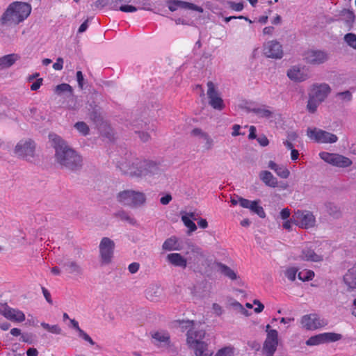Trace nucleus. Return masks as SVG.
I'll return each instance as SVG.
<instances>
[{
	"mask_svg": "<svg viewBox=\"0 0 356 356\" xmlns=\"http://www.w3.org/2000/svg\"><path fill=\"white\" fill-rule=\"evenodd\" d=\"M328 59V54L321 50L310 49L307 51L304 54V60L312 65H320Z\"/></svg>",
	"mask_w": 356,
	"mask_h": 356,
	"instance_id": "nucleus-16",
	"label": "nucleus"
},
{
	"mask_svg": "<svg viewBox=\"0 0 356 356\" xmlns=\"http://www.w3.org/2000/svg\"><path fill=\"white\" fill-rule=\"evenodd\" d=\"M94 5L97 8H102L108 6V0H97Z\"/></svg>",
	"mask_w": 356,
	"mask_h": 356,
	"instance_id": "nucleus-64",
	"label": "nucleus"
},
{
	"mask_svg": "<svg viewBox=\"0 0 356 356\" xmlns=\"http://www.w3.org/2000/svg\"><path fill=\"white\" fill-rule=\"evenodd\" d=\"M300 258L303 261L318 262L323 260V256L314 252L308 245H306L301 250Z\"/></svg>",
	"mask_w": 356,
	"mask_h": 356,
	"instance_id": "nucleus-23",
	"label": "nucleus"
},
{
	"mask_svg": "<svg viewBox=\"0 0 356 356\" xmlns=\"http://www.w3.org/2000/svg\"><path fill=\"white\" fill-rule=\"evenodd\" d=\"M322 343H325L322 333L312 336L306 341L307 346H318Z\"/></svg>",
	"mask_w": 356,
	"mask_h": 356,
	"instance_id": "nucleus-37",
	"label": "nucleus"
},
{
	"mask_svg": "<svg viewBox=\"0 0 356 356\" xmlns=\"http://www.w3.org/2000/svg\"><path fill=\"white\" fill-rule=\"evenodd\" d=\"M19 56L15 54H8L0 58V67L7 68L13 65L18 59Z\"/></svg>",
	"mask_w": 356,
	"mask_h": 356,
	"instance_id": "nucleus-31",
	"label": "nucleus"
},
{
	"mask_svg": "<svg viewBox=\"0 0 356 356\" xmlns=\"http://www.w3.org/2000/svg\"><path fill=\"white\" fill-rule=\"evenodd\" d=\"M264 54L270 58L280 59L283 57L282 45L276 40H269L264 44Z\"/></svg>",
	"mask_w": 356,
	"mask_h": 356,
	"instance_id": "nucleus-14",
	"label": "nucleus"
},
{
	"mask_svg": "<svg viewBox=\"0 0 356 356\" xmlns=\"http://www.w3.org/2000/svg\"><path fill=\"white\" fill-rule=\"evenodd\" d=\"M302 327L308 330H315L325 326L327 323L317 314H309L302 316L300 319Z\"/></svg>",
	"mask_w": 356,
	"mask_h": 356,
	"instance_id": "nucleus-12",
	"label": "nucleus"
},
{
	"mask_svg": "<svg viewBox=\"0 0 356 356\" xmlns=\"http://www.w3.org/2000/svg\"><path fill=\"white\" fill-rule=\"evenodd\" d=\"M322 102L318 100V99L315 98L313 95H312L310 93L309 94V99L307 104V111L311 113H314L316 111L318 106Z\"/></svg>",
	"mask_w": 356,
	"mask_h": 356,
	"instance_id": "nucleus-35",
	"label": "nucleus"
},
{
	"mask_svg": "<svg viewBox=\"0 0 356 356\" xmlns=\"http://www.w3.org/2000/svg\"><path fill=\"white\" fill-rule=\"evenodd\" d=\"M204 137H206L205 140H204V142L205 143L204 147L207 149H211L213 145V139L210 137L209 135H204Z\"/></svg>",
	"mask_w": 356,
	"mask_h": 356,
	"instance_id": "nucleus-56",
	"label": "nucleus"
},
{
	"mask_svg": "<svg viewBox=\"0 0 356 356\" xmlns=\"http://www.w3.org/2000/svg\"><path fill=\"white\" fill-rule=\"evenodd\" d=\"M116 199L120 204L131 208L140 207L145 204L147 200L143 192L131 189L120 191Z\"/></svg>",
	"mask_w": 356,
	"mask_h": 356,
	"instance_id": "nucleus-4",
	"label": "nucleus"
},
{
	"mask_svg": "<svg viewBox=\"0 0 356 356\" xmlns=\"http://www.w3.org/2000/svg\"><path fill=\"white\" fill-rule=\"evenodd\" d=\"M161 289L156 284L149 286L145 291V296L147 299L153 301L160 296Z\"/></svg>",
	"mask_w": 356,
	"mask_h": 356,
	"instance_id": "nucleus-33",
	"label": "nucleus"
},
{
	"mask_svg": "<svg viewBox=\"0 0 356 356\" xmlns=\"http://www.w3.org/2000/svg\"><path fill=\"white\" fill-rule=\"evenodd\" d=\"M286 74L289 79L295 82H302L309 77L308 69L300 65L291 66Z\"/></svg>",
	"mask_w": 356,
	"mask_h": 356,
	"instance_id": "nucleus-15",
	"label": "nucleus"
},
{
	"mask_svg": "<svg viewBox=\"0 0 356 356\" xmlns=\"http://www.w3.org/2000/svg\"><path fill=\"white\" fill-rule=\"evenodd\" d=\"M31 12V6L25 2L10 3L0 18L2 25H16L26 19Z\"/></svg>",
	"mask_w": 356,
	"mask_h": 356,
	"instance_id": "nucleus-3",
	"label": "nucleus"
},
{
	"mask_svg": "<svg viewBox=\"0 0 356 356\" xmlns=\"http://www.w3.org/2000/svg\"><path fill=\"white\" fill-rule=\"evenodd\" d=\"M270 327L269 325H266L267 335L263 346V353L265 356H273L278 345V332Z\"/></svg>",
	"mask_w": 356,
	"mask_h": 356,
	"instance_id": "nucleus-9",
	"label": "nucleus"
},
{
	"mask_svg": "<svg viewBox=\"0 0 356 356\" xmlns=\"http://www.w3.org/2000/svg\"><path fill=\"white\" fill-rule=\"evenodd\" d=\"M250 111L254 113L260 118H270L273 116V112L267 106H259L250 108Z\"/></svg>",
	"mask_w": 356,
	"mask_h": 356,
	"instance_id": "nucleus-28",
	"label": "nucleus"
},
{
	"mask_svg": "<svg viewBox=\"0 0 356 356\" xmlns=\"http://www.w3.org/2000/svg\"><path fill=\"white\" fill-rule=\"evenodd\" d=\"M55 93L58 95H62L64 92L72 93V88L67 83H61L56 86L54 89Z\"/></svg>",
	"mask_w": 356,
	"mask_h": 356,
	"instance_id": "nucleus-39",
	"label": "nucleus"
},
{
	"mask_svg": "<svg viewBox=\"0 0 356 356\" xmlns=\"http://www.w3.org/2000/svg\"><path fill=\"white\" fill-rule=\"evenodd\" d=\"M172 200V196L170 195V194H167L164 196H163L161 199H160V202L163 204V205H167L170 203V202Z\"/></svg>",
	"mask_w": 356,
	"mask_h": 356,
	"instance_id": "nucleus-62",
	"label": "nucleus"
},
{
	"mask_svg": "<svg viewBox=\"0 0 356 356\" xmlns=\"http://www.w3.org/2000/svg\"><path fill=\"white\" fill-rule=\"evenodd\" d=\"M320 158L325 162L338 168H347L352 165V161L343 155L327 152L319 154Z\"/></svg>",
	"mask_w": 356,
	"mask_h": 356,
	"instance_id": "nucleus-8",
	"label": "nucleus"
},
{
	"mask_svg": "<svg viewBox=\"0 0 356 356\" xmlns=\"http://www.w3.org/2000/svg\"><path fill=\"white\" fill-rule=\"evenodd\" d=\"M298 277L299 280L301 281L305 282V281H309L312 280L314 277V271L311 270H302V271L299 272L298 274Z\"/></svg>",
	"mask_w": 356,
	"mask_h": 356,
	"instance_id": "nucleus-40",
	"label": "nucleus"
},
{
	"mask_svg": "<svg viewBox=\"0 0 356 356\" xmlns=\"http://www.w3.org/2000/svg\"><path fill=\"white\" fill-rule=\"evenodd\" d=\"M64 266L69 273L79 275L82 274L83 269L81 266L75 261L69 260L64 264Z\"/></svg>",
	"mask_w": 356,
	"mask_h": 356,
	"instance_id": "nucleus-32",
	"label": "nucleus"
},
{
	"mask_svg": "<svg viewBox=\"0 0 356 356\" xmlns=\"http://www.w3.org/2000/svg\"><path fill=\"white\" fill-rule=\"evenodd\" d=\"M51 146L55 149V161L62 168L76 170L81 168L82 159L60 136L56 134L49 135Z\"/></svg>",
	"mask_w": 356,
	"mask_h": 356,
	"instance_id": "nucleus-1",
	"label": "nucleus"
},
{
	"mask_svg": "<svg viewBox=\"0 0 356 356\" xmlns=\"http://www.w3.org/2000/svg\"><path fill=\"white\" fill-rule=\"evenodd\" d=\"M207 86V95L209 99V104L215 110H223L225 107V104L216 85L212 81H209Z\"/></svg>",
	"mask_w": 356,
	"mask_h": 356,
	"instance_id": "nucleus-11",
	"label": "nucleus"
},
{
	"mask_svg": "<svg viewBox=\"0 0 356 356\" xmlns=\"http://www.w3.org/2000/svg\"><path fill=\"white\" fill-rule=\"evenodd\" d=\"M268 167L273 170L278 177L282 179H287L290 175V171L284 165H278L273 161H270Z\"/></svg>",
	"mask_w": 356,
	"mask_h": 356,
	"instance_id": "nucleus-25",
	"label": "nucleus"
},
{
	"mask_svg": "<svg viewBox=\"0 0 356 356\" xmlns=\"http://www.w3.org/2000/svg\"><path fill=\"white\" fill-rule=\"evenodd\" d=\"M298 270L296 267H289L284 270V275L289 280L293 282L296 278Z\"/></svg>",
	"mask_w": 356,
	"mask_h": 356,
	"instance_id": "nucleus-44",
	"label": "nucleus"
},
{
	"mask_svg": "<svg viewBox=\"0 0 356 356\" xmlns=\"http://www.w3.org/2000/svg\"><path fill=\"white\" fill-rule=\"evenodd\" d=\"M134 3L138 10H152L151 3L147 0H136Z\"/></svg>",
	"mask_w": 356,
	"mask_h": 356,
	"instance_id": "nucleus-47",
	"label": "nucleus"
},
{
	"mask_svg": "<svg viewBox=\"0 0 356 356\" xmlns=\"http://www.w3.org/2000/svg\"><path fill=\"white\" fill-rule=\"evenodd\" d=\"M153 343L159 347H168L170 343V337L168 332L158 330L152 333Z\"/></svg>",
	"mask_w": 356,
	"mask_h": 356,
	"instance_id": "nucleus-20",
	"label": "nucleus"
},
{
	"mask_svg": "<svg viewBox=\"0 0 356 356\" xmlns=\"http://www.w3.org/2000/svg\"><path fill=\"white\" fill-rule=\"evenodd\" d=\"M42 81L43 80H42V78L38 79L35 82H33L31 84V90H33V91H35L38 89H39L40 88V86H42Z\"/></svg>",
	"mask_w": 356,
	"mask_h": 356,
	"instance_id": "nucleus-59",
	"label": "nucleus"
},
{
	"mask_svg": "<svg viewBox=\"0 0 356 356\" xmlns=\"http://www.w3.org/2000/svg\"><path fill=\"white\" fill-rule=\"evenodd\" d=\"M42 291L43 296H44V298L46 299V300L49 303L52 304V300H51V294L49 292V291L46 288L42 287Z\"/></svg>",
	"mask_w": 356,
	"mask_h": 356,
	"instance_id": "nucleus-61",
	"label": "nucleus"
},
{
	"mask_svg": "<svg viewBox=\"0 0 356 356\" xmlns=\"http://www.w3.org/2000/svg\"><path fill=\"white\" fill-rule=\"evenodd\" d=\"M257 140L259 145L262 147H266L269 144L268 139L265 136H259V138H257Z\"/></svg>",
	"mask_w": 356,
	"mask_h": 356,
	"instance_id": "nucleus-60",
	"label": "nucleus"
},
{
	"mask_svg": "<svg viewBox=\"0 0 356 356\" xmlns=\"http://www.w3.org/2000/svg\"><path fill=\"white\" fill-rule=\"evenodd\" d=\"M35 150V144L33 141L21 140L15 148V153L20 157L28 158L33 156Z\"/></svg>",
	"mask_w": 356,
	"mask_h": 356,
	"instance_id": "nucleus-17",
	"label": "nucleus"
},
{
	"mask_svg": "<svg viewBox=\"0 0 356 356\" xmlns=\"http://www.w3.org/2000/svg\"><path fill=\"white\" fill-rule=\"evenodd\" d=\"M253 304L257 305V307L254 309L256 313L261 312L264 309V305L258 300H254L253 301Z\"/></svg>",
	"mask_w": 356,
	"mask_h": 356,
	"instance_id": "nucleus-58",
	"label": "nucleus"
},
{
	"mask_svg": "<svg viewBox=\"0 0 356 356\" xmlns=\"http://www.w3.org/2000/svg\"><path fill=\"white\" fill-rule=\"evenodd\" d=\"M337 96L339 97L341 99L349 102L352 99V94L350 91L346 90L344 92H339L337 94Z\"/></svg>",
	"mask_w": 356,
	"mask_h": 356,
	"instance_id": "nucleus-51",
	"label": "nucleus"
},
{
	"mask_svg": "<svg viewBox=\"0 0 356 356\" xmlns=\"http://www.w3.org/2000/svg\"><path fill=\"white\" fill-rule=\"evenodd\" d=\"M307 135L311 140L318 143H334L338 140L335 134L317 128H308Z\"/></svg>",
	"mask_w": 356,
	"mask_h": 356,
	"instance_id": "nucleus-7",
	"label": "nucleus"
},
{
	"mask_svg": "<svg viewBox=\"0 0 356 356\" xmlns=\"http://www.w3.org/2000/svg\"><path fill=\"white\" fill-rule=\"evenodd\" d=\"M140 268V264L137 262H133L130 264L128 266L129 271L134 274L138 272Z\"/></svg>",
	"mask_w": 356,
	"mask_h": 356,
	"instance_id": "nucleus-57",
	"label": "nucleus"
},
{
	"mask_svg": "<svg viewBox=\"0 0 356 356\" xmlns=\"http://www.w3.org/2000/svg\"><path fill=\"white\" fill-rule=\"evenodd\" d=\"M167 5L170 11H175L178 8H183L185 10H191L198 13H202L203 8L193 3L183 1L180 0H169L167 1Z\"/></svg>",
	"mask_w": 356,
	"mask_h": 356,
	"instance_id": "nucleus-18",
	"label": "nucleus"
},
{
	"mask_svg": "<svg viewBox=\"0 0 356 356\" xmlns=\"http://www.w3.org/2000/svg\"><path fill=\"white\" fill-rule=\"evenodd\" d=\"M344 41L348 46L356 49V35L354 33H347L344 35Z\"/></svg>",
	"mask_w": 356,
	"mask_h": 356,
	"instance_id": "nucleus-46",
	"label": "nucleus"
},
{
	"mask_svg": "<svg viewBox=\"0 0 356 356\" xmlns=\"http://www.w3.org/2000/svg\"><path fill=\"white\" fill-rule=\"evenodd\" d=\"M74 127L83 136H87L89 134V127L84 122H76Z\"/></svg>",
	"mask_w": 356,
	"mask_h": 356,
	"instance_id": "nucleus-45",
	"label": "nucleus"
},
{
	"mask_svg": "<svg viewBox=\"0 0 356 356\" xmlns=\"http://www.w3.org/2000/svg\"><path fill=\"white\" fill-rule=\"evenodd\" d=\"M331 92L330 86L327 83L314 84L312 86L310 94L315 98L323 102Z\"/></svg>",
	"mask_w": 356,
	"mask_h": 356,
	"instance_id": "nucleus-19",
	"label": "nucleus"
},
{
	"mask_svg": "<svg viewBox=\"0 0 356 356\" xmlns=\"http://www.w3.org/2000/svg\"><path fill=\"white\" fill-rule=\"evenodd\" d=\"M76 81L78 82V86L80 89L83 88L84 86V77L81 71H77L76 74Z\"/></svg>",
	"mask_w": 356,
	"mask_h": 356,
	"instance_id": "nucleus-53",
	"label": "nucleus"
},
{
	"mask_svg": "<svg viewBox=\"0 0 356 356\" xmlns=\"http://www.w3.org/2000/svg\"><path fill=\"white\" fill-rule=\"evenodd\" d=\"M115 216L120 218L123 221H127L130 224H134L135 220L131 218L127 212L124 210H121L115 213Z\"/></svg>",
	"mask_w": 356,
	"mask_h": 356,
	"instance_id": "nucleus-42",
	"label": "nucleus"
},
{
	"mask_svg": "<svg viewBox=\"0 0 356 356\" xmlns=\"http://www.w3.org/2000/svg\"><path fill=\"white\" fill-rule=\"evenodd\" d=\"M227 4L230 8L238 12L241 11L244 7L243 2L235 3L233 1H227Z\"/></svg>",
	"mask_w": 356,
	"mask_h": 356,
	"instance_id": "nucleus-49",
	"label": "nucleus"
},
{
	"mask_svg": "<svg viewBox=\"0 0 356 356\" xmlns=\"http://www.w3.org/2000/svg\"><path fill=\"white\" fill-rule=\"evenodd\" d=\"M235 348L232 346H227L220 348L214 356H234Z\"/></svg>",
	"mask_w": 356,
	"mask_h": 356,
	"instance_id": "nucleus-36",
	"label": "nucleus"
},
{
	"mask_svg": "<svg viewBox=\"0 0 356 356\" xmlns=\"http://www.w3.org/2000/svg\"><path fill=\"white\" fill-rule=\"evenodd\" d=\"M41 326L48 332L53 334H60L62 332L61 328L58 325H51L47 323L42 322L41 323Z\"/></svg>",
	"mask_w": 356,
	"mask_h": 356,
	"instance_id": "nucleus-41",
	"label": "nucleus"
},
{
	"mask_svg": "<svg viewBox=\"0 0 356 356\" xmlns=\"http://www.w3.org/2000/svg\"><path fill=\"white\" fill-rule=\"evenodd\" d=\"M291 216V211L289 208H284L281 210L280 216L282 220H288Z\"/></svg>",
	"mask_w": 356,
	"mask_h": 356,
	"instance_id": "nucleus-54",
	"label": "nucleus"
},
{
	"mask_svg": "<svg viewBox=\"0 0 356 356\" xmlns=\"http://www.w3.org/2000/svg\"><path fill=\"white\" fill-rule=\"evenodd\" d=\"M322 334L323 336L325 343L335 342L342 339V335L338 333L324 332Z\"/></svg>",
	"mask_w": 356,
	"mask_h": 356,
	"instance_id": "nucleus-38",
	"label": "nucleus"
},
{
	"mask_svg": "<svg viewBox=\"0 0 356 356\" xmlns=\"http://www.w3.org/2000/svg\"><path fill=\"white\" fill-rule=\"evenodd\" d=\"M218 267L219 272L230 280H235L238 278L237 274L227 266L222 264H218Z\"/></svg>",
	"mask_w": 356,
	"mask_h": 356,
	"instance_id": "nucleus-34",
	"label": "nucleus"
},
{
	"mask_svg": "<svg viewBox=\"0 0 356 356\" xmlns=\"http://www.w3.org/2000/svg\"><path fill=\"white\" fill-rule=\"evenodd\" d=\"M241 129V127L239 124H234L232 128V136L233 137H236L238 136H244L245 134L244 132L240 131Z\"/></svg>",
	"mask_w": 356,
	"mask_h": 356,
	"instance_id": "nucleus-52",
	"label": "nucleus"
},
{
	"mask_svg": "<svg viewBox=\"0 0 356 356\" xmlns=\"http://www.w3.org/2000/svg\"><path fill=\"white\" fill-rule=\"evenodd\" d=\"M204 131L200 128H195L191 131V135L193 136H196L200 138V137L204 134Z\"/></svg>",
	"mask_w": 356,
	"mask_h": 356,
	"instance_id": "nucleus-63",
	"label": "nucleus"
},
{
	"mask_svg": "<svg viewBox=\"0 0 356 356\" xmlns=\"http://www.w3.org/2000/svg\"><path fill=\"white\" fill-rule=\"evenodd\" d=\"M115 249V243L108 237H104L99 245V256L103 264L111 262Z\"/></svg>",
	"mask_w": 356,
	"mask_h": 356,
	"instance_id": "nucleus-10",
	"label": "nucleus"
},
{
	"mask_svg": "<svg viewBox=\"0 0 356 356\" xmlns=\"http://www.w3.org/2000/svg\"><path fill=\"white\" fill-rule=\"evenodd\" d=\"M292 220L295 225L302 229H309L316 225V217L308 210L295 211L292 215Z\"/></svg>",
	"mask_w": 356,
	"mask_h": 356,
	"instance_id": "nucleus-6",
	"label": "nucleus"
},
{
	"mask_svg": "<svg viewBox=\"0 0 356 356\" xmlns=\"http://www.w3.org/2000/svg\"><path fill=\"white\" fill-rule=\"evenodd\" d=\"M146 160L137 157H130L120 163V170L126 175L135 177H143L145 171H143L145 167Z\"/></svg>",
	"mask_w": 356,
	"mask_h": 356,
	"instance_id": "nucleus-5",
	"label": "nucleus"
},
{
	"mask_svg": "<svg viewBox=\"0 0 356 356\" xmlns=\"http://www.w3.org/2000/svg\"><path fill=\"white\" fill-rule=\"evenodd\" d=\"M336 20L343 22L345 26L349 31L352 29L355 19L354 13L348 9H343L338 14L335 15Z\"/></svg>",
	"mask_w": 356,
	"mask_h": 356,
	"instance_id": "nucleus-21",
	"label": "nucleus"
},
{
	"mask_svg": "<svg viewBox=\"0 0 356 356\" xmlns=\"http://www.w3.org/2000/svg\"><path fill=\"white\" fill-rule=\"evenodd\" d=\"M119 10L124 13H135L138 10V8L136 6L122 5L119 7Z\"/></svg>",
	"mask_w": 356,
	"mask_h": 356,
	"instance_id": "nucleus-50",
	"label": "nucleus"
},
{
	"mask_svg": "<svg viewBox=\"0 0 356 356\" xmlns=\"http://www.w3.org/2000/svg\"><path fill=\"white\" fill-rule=\"evenodd\" d=\"M168 262L176 267L185 268L187 266L186 259L179 253H170L166 257Z\"/></svg>",
	"mask_w": 356,
	"mask_h": 356,
	"instance_id": "nucleus-24",
	"label": "nucleus"
},
{
	"mask_svg": "<svg viewBox=\"0 0 356 356\" xmlns=\"http://www.w3.org/2000/svg\"><path fill=\"white\" fill-rule=\"evenodd\" d=\"M162 248L165 251L179 250L180 245L176 236L167 238L162 245Z\"/></svg>",
	"mask_w": 356,
	"mask_h": 356,
	"instance_id": "nucleus-30",
	"label": "nucleus"
},
{
	"mask_svg": "<svg viewBox=\"0 0 356 356\" xmlns=\"http://www.w3.org/2000/svg\"><path fill=\"white\" fill-rule=\"evenodd\" d=\"M183 331L186 332V342L193 350L196 356H212L213 352L209 348V344L203 341L206 332L203 329L197 327L193 321H182L179 323Z\"/></svg>",
	"mask_w": 356,
	"mask_h": 356,
	"instance_id": "nucleus-2",
	"label": "nucleus"
},
{
	"mask_svg": "<svg viewBox=\"0 0 356 356\" xmlns=\"http://www.w3.org/2000/svg\"><path fill=\"white\" fill-rule=\"evenodd\" d=\"M181 220L184 222V225L188 228L189 232H195L197 229L196 225L193 222V221L189 218L188 216H182Z\"/></svg>",
	"mask_w": 356,
	"mask_h": 356,
	"instance_id": "nucleus-43",
	"label": "nucleus"
},
{
	"mask_svg": "<svg viewBox=\"0 0 356 356\" xmlns=\"http://www.w3.org/2000/svg\"><path fill=\"white\" fill-rule=\"evenodd\" d=\"M78 337L83 341L88 342L90 345L94 346L95 342L82 329L76 332Z\"/></svg>",
	"mask_w": 356,
	"mask_h": 356,
	"instance_id": "nucleus-48",
	"label": "nucleus"
},
{
	"mask_svg": "<svg viewBox=\"0 0 356 356\" xmlns=\"http://www.w3.org/2000/svg\"><path fill=\"white\" fill-rule=\"evenodd\" d=\"M260 179L268 186L275 188L278 185L277 179L269 171L263 170L259 173Z\"/></svg>",
	"mask_w": 356,
	"mask_h": 356,
	"instance_id": "nucleus-27",
	"label": "nucleus"
},
{
	"mask_svg": "<svg viewBox=\"0 0 356 356\" xmlns=\"http://www.w3.org/2000/svg\"><path fill=\"white\" fill-rule=\"evenodd\" d=\"M241 207L248 209L250 211L260 218H264L266 217V213L261 206L259 204V200L250 201L245 199V200L241 201Z\"/></svg>",
	"mask_w": 356,
	"mask_h": 356,
	"instance_id": "nucleus-22",
	"label": "nucleus"
},
{
	"mask_svg": "<svg viewBox=\"0 0 356 356\" xmlns=\"http://www.w3.org/2000/svg\"><path fill=\"white\" fill-rule=\"evenodd\" d=\"M146 164L143 169V171L145 172L143 177H151L160 173L159 167L155 162L146 160Z\"/></svg>",
	"mask_w": 356,
	"mask_h": 356,
	"instance_id": "nucleus-29",
	"label": "nucleus"
},
{
	"mask_svg": "<svg viewBox=\"0 0 356 356\" xmlns=\"http://www.w3.org/2000/svg\"><path fill=\"white\" fill-rule=\"evenodd\" d=\"M64 60L62 58L59 57L53 65V68L55 70H61L63 67Z\"/></svg>",
	"mask_w": 356,
	"mask_h": 356,
	"instance_id": "nucleus-55",
	"label": "nucleus"
},
{
	"mask_svg": "<svg viewBox=\"0 0 356 356\" xmlns=\"http://www.w3.org/2000/svg\"><path fill=\"white\" fill-rule=\"evenodd\" d=\"M343 281L349 289H356V264L348 270Z\"/></svg>",
	"mask_w": 356,
	"mask_h": 356,
	"instance_id": "nucleus-26",
	"label": "nucleus"
},
{
	"mask_svg": "<svg viewBox=\"0 0 356 356\" xmlns=\"http://www.w3.org/2000/svg\"><path fill=\"white\" fill-rule=\"evenodd\" d=\"M0 314L6 319L15 323H22L26 318L25 314L22 311L17 308H13L7 303H0Z\"/></svg>",
	"mask_w": 356,
	"mask_h": 356,
	"instance_id": "nucleus-13",
	"label": "nucleus"
}]
</instances>
